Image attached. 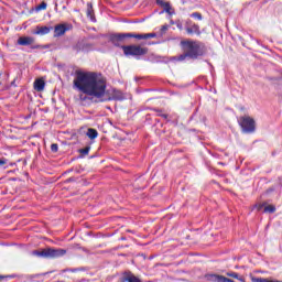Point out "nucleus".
I'll return each mask as SVG.
<instances>
[{"mask_svg":"<svg viewBox=\"0 0 282 282\" xmlns=\"http://www.w3.org/2000/svg\"><path fill=\"white\" fill-rule=\"evenodd\" d=\"M89 151H91V148H90V147H86V148H84V149H80V150H79V153H80L82 155H89Z\"/></svg>","mask_w":282,"mask_h":282,"instance_id":"20","label":"nucleus"},{"mask_svg":"<svg viewBox=\"0 0 282 282\" xmlns=\"http://www.w3.org/2000/svg\"><path fill=\"white\" fill-rule=\"evenodd\" d=\"M121 48L126 56H144V54L149 52L148 47H142L140 45L121 46Z\"/></svg>","mask_w":282,"mask_h":282,"instance_id":"5","label":"nucleus"},{"mask_svg":"<svg viewBox=\"0 0 282 282\" xmlns=\"http://www.w3.org/2000/svg\"><path fill=\"white\" fill-rule=\"evenodd\" d=\"M124 39H138V41H142V40H147V33L144 34L123 33V34H116L111 36L112 43H116V41H124Z\"/></svg>","mask_w":282,"mask_h":282,"instance_id":"6","label":"nucleus"},{"mask_svg":"<svg viewBox=\"0 0 282 282\" xmlns=\"http://www.w3.org/2000/svg\"><path fill=\"white\" fill-rule=\"evenodd\" d=\"M124 281L127 282H141L140 279L132 273H128L124 278Z\"/></svg>","mask_w":282,"mask_h":282,"instance_id":"16","label":"nucleus"},{"mask_svg":"<svg viewBox=\"0 0 282 282\" xmlns=\"http://www.w3.org/2000/svg\"><path fill=\"white\" fill-rule=\"evenodd\" d=\"M86 135L90 139V140H96V138H98V131L94 128H89Z\"/></svg>","mask_w":282,"mask_h":282,"instance_id":"15","label":"nucleus"},{"mask_svg":"<svg viewBox=\"0 0 282 282\" xmlns=\"http://www.w3.org/2000/svg\"><path fill=\"white\" fill-rule=\"evenodd\" d=\"M192 19H197L198 21H202V13L194 12L191 14Z\"/></svg>","mask_w":282,"mask_h":282,"instance_id":"24","label":"nucleus"},{"mask_svg":"<svg viewBox=\"0 0 282 282\" xmlns=\"http://www.w3.org/2000/svg\"><path fill=\"white\" fill-rule=\"evenodd\" d=\"M227 276H231V279H239V273L236 272H228Z\"/></svg>","mask_w":282,"mask_h":282,"instance_id":"25","label":"nucleus"},{"mask_svg":"<svg viewBox=\"0 0 282 282\" xmlns=\"http://www.w3.org/2000/svg\"><path fill=\"white\" fill-rule=\"evenodd\" d=\"M34 89L35 91H43V89H45V80L36 79L34 82Z\"/></svg>","mask_w":282,"mask_h":282,"instance_id":"14","label":"nucleus"},{"mask_svg":"<svg viewBox=\"0 0 282 282\" xmlns=\"http://www.w3.org/2000/svg\"><path fill=\"white\" fill-rule=\"evenodd\" d=\"M263 204H261V203H258V204H256L254 206H253V208H256L257 210H262L263 209Z\"/></svg>","mask_w":282,"mask_h":282,"instance_id":"28","label":"nucleus"},{"mask_svg":"<svg viewBox=\"0 0 282 282\" xmlns=\"http://www.w3.org/2000/svg\"><path fill=\"white\" fill-rule=\"evenodd\" d=\"M187 34H200L199 32V25L192 24L191 26L185 28Z\"/></svg>","mask_w":282,"mask_h":282,"instance_id":"13","label":"nucleus"},{"mask_svg":"<svg viewBox=\"0 0 282 282\" xmlns=\"http://www.w3.org/2000/svg\"><path fill=\"white\" fill-rule=\"evenodd\" d=\"M178 30H182V24H177Z\"/></svg>","mask_w":282,"mask_h":282,"instance_id":"31","label":"nucleus"},{"mask_svg":"<svg viewBox=\"0 0 282 282\" xmlns=\"http://www.w3.org/2000/svg\"><path fill=\"white\" fill-rule=\"evenodd\" d=\"M156 4L163 8L160 14H164V12H166V14H170V17H173V14H175V10H173V7H171L170 2H166L164 0H156Z\"/></svg>","mask_w":282,"mask_h":282,"instance_id":"7","label":"nucleus"},{"mask_svg":"<svg viewBox=\"0 0 282 282\" xmlns=\"http://www.w3.org/2000/svg\"><path fill=\"white\" fill-rule=\"evenodd\" d=\"M87 7V17H89L91 21H96V19L94 18V7L91 6V3H88Z\"/></svg>","mask_w":282,"mask_h":282,"instance_id":"18","label":"nucleus"},{"mask_svg":"<svg viewBox=\"0 0 282 282\" xmlns=\"http://www.w3.org/2000/svg\"><path fill=\"white\" fill-rule=\"evenodd\" d=\"M75 50H77V52H78V48L75 47Z\"/></svg>","mask_w":282,"mask_h":282,"instance_id":"33","label":"nucleus"},{"mask_svg":"<svg viewBox=\"0 0 282 282\" xmlns=\"http://www.w3.org/2000/svg\"><path fill=\"white\" fill-rule=\"evenodd\" d=\"M169 31V24L162 25L160 30V36H164L166 32Z\"/></svg>","mask_w":282,"mask_h":282,"instance_id":"19","label":"nucleus"},{"mask_svg":"<svg viewBox=\"0 0 282 282\" xmlns=\"http://www.w3.org/2000/svg\"><path fill=\"white\" fill-rule=\"evenodd\" d=\"M238 122L242 129V133H254L257 129V123L254 122V119L249 116H243L239 118Z\"/></svg>","mask_w":282,"mask_h":282,"instance_id":"4","label":"nucleus"},{"mask_svg":"<svg viewBox=\"0 0 282 282\" xmlns=\"http://www.w3.org/2000/svg\"><path fill=\"white\" fill-rule=\"evenodd\" d=\"M237 280L240 281V282H246V279L240 278V276H238Z\"/></svg>","mask_w":282,"mask_h":282,"instance_id":"30","label":"nucleus"},{"mask_svg":"<svg viewBox=\"0 0 282 282\" xmlns=\"http://www.w3.org/2000/svg\"><path fill=\"white\" fill-rule=\"evenodd\" d=\"M41 10H47V3L46 2H42L41 4H39L36 7L37 12H41Z\"/></svg>","mask_w":282,"mask_h":282,"instance_id":"21","label":"nucleus"},{"mask_svg":"<svg viewBox=\"0 0 282 282\" xmlns=\"http://www.w3.org/2000/svg\"><path fill=\"white\" fill-rule=\"evenodd\" d=\"M74 88L82 91L79 95L80 102L87 105L95 99V102H105L107 99V82L94 72L77 73L74 82Z\"/></svg>","mask_w":282,"mask_h":282,"instance_id":"1","label":"nucleus"},{"mask_svg":"<svg viewBox=\"0 0 282 282\" xmlns=\"http://www.w3.org/2000/svg\"><path fill=\"white\" fill-rule=\"evenodd\" d=\"M251 281L252 282H282L279 280H268L265 278H254V276H251Z\"/></svg>","mask_w":282,"mask_h":282,"instance_id":"17","label":"nucleus"},{"mask_svg":"<svg viewBox=\"0 0 282 282\" xmlns=\"http://www.w3.org/2000/svg\"><path fill=\"white\" fill-rule=\"evenodd\" d=\"M55 36H63L67 32V26L65 24H58L54 29Z\"/></svg>","mask_w":282,"mask_h":282,"instance_id":"12","label":"nucleus"},{"mask_svg":"<svg viewBox=\"0 0 282 282\" xmlns=\"http://www.w3.org/2000/svg\"><path fill=\"white\" fill-rule=\"evenodd\" d=\"M35 39L32 36H21L18 39V45H23V46H28V45H33Z\"/></svg>","mask_w":282,"mask_h":282,"instance_id":"9","label":"nucleus"},{"mask_svg":"<svg viewBox=\"0 0 282 282\" xmlns=\"http://www.w3.org/2000/svg\"><path fill=\"white\" fill-rule=\"evenodd\" d=\"M47 47H50V45L37 44L35 46H32V50H47Z\"/></svg>","mask_w":282,"mask_h":282,"instance_id":"23","label":"nucleus"},{"mask_svg":"<svg viewBox=\"0 0 282 282\" xmlns=\"http://www.w3.org/2000/svg\"><path fill=\"white\" fill-rule=\"evenodd\" d=\"M162 117H163V118H165V119H166V118H169V116H167V115H162Z\"/></svg>","mask_w":282,"mask_h":282,"instance_id":"32","label":"nucleus"},{"mask_svg":"<svg viewBox=\"0 0 282 282\" xmlns=\"http://www.w3.org/2000/svg\"><path fill=\"white\" fill-rule=\"evenodd\" d=\"M104 98L106 100H124V95H122V91L113 89L111 97L104 96Z\"/></svg>","mask_w":282,"mask_h":282,"instance_id":"10","label":"nucleus"},{"mask_svg":"<svg viewBox=\"0 0 282 282\" xmlns=\"http://www.w3.org/2000/svg\"><path fill=\"white\" fill-rule=\"evenodd\" d=\"M209 281H215V282H235L234 280H230L226 276L223 275H217V274H210L208 275Z\"/></svg>","mask_w":282,"mask_h":282,"instance_id":"11","label":"nucleus"},{"mask_svg":"<svg viewBox=\"0 0 282 282\" xmlns=\"http://www.w3.org/2000/svg\"><path fill=\"white\" fill-rule=\"evenodd\" d=\"M276 207L269 205L264 207V213H275Z\"/></svg>","mask_w":282,"mask_h":282,"instance_id":"22","label":"nucleus"},{"mask_svg":"<svg viewBox=\"0 0 282 282\" xmlns=\"http://www.w3.org/2000/svg\"><path fill=\"white\" fill-rule=\"evenodd\" d=\"M51 151H53V153H56V151H58V144L53 143V144L51 145Z\"/></svg>","mask_w":282,"mask_h":282,"instance_id":"27","label":"nucleus"},{"mask_svg":"<svg viewBox=\"0 0 282 282\" xmlns=\"http://www.w3.org/2000/svg\"><path fill=\"white\" fill-rule=\"evenodd\" d=\"M181 45L185 52L178 56V61H185L188 58H197L198 56H204V44L197 41H182Z\"/></svg>","mask_w":282,"mask_h":282,"instance_id":"2","label":"nucleus"},{"mask_svg":"<svg viewBox=\"0 0 282 282\" xmlns=\"http://www.w3.org/2000/svg\"><path fill=\"white\" fill-rule=\"evenodd\" d=\"M33 257H40L43 259H56L57 257H64V254H67V250L65 249H44L42 251L34 250L31 252Z\"/></svg>","mask_w":282,"mask_h":282,"instance_id":"3","label":"nucleus"},{"mask_svg":"<svg viewBox=\"0 0 282 282\" xmlns=\"http://www.w3.org/2000/svg\"><path fill=\"white\" fill-rule=\"evenodd\" d=\"M52 28L50 26H36V30L33 31V34L36 36H45V34H50Z\"/></svg>","mask_w":282,"mask_h":282,"instance_id":"8","label":"nucleus"},{"mask_svg":"<svg viewBox=\"0 0 282 282\" xmlns=\"http://www.w3.org/2000/svg\"><path fill=\"white\" fill-rule=\"evenodd\" d=\"M155 36H158L156 33H145V40L147 39H155Z\"/></svg>","mask_w":282,"mask_h":282,"instance_id":"26","label":"nucleus"},{"mask_svg":"<svg viewBox=\"0 0 282 282\" xmlns=\"http://www.w3.org/2000/svg\"><path fill=\"white\" fill-rule=\"evenodd\" d=\"M4 164H8V160L0 159V166H3Z\"/></svg>","mask_w":282,"mask_h":282,"instance_id":"29","label":"nucleus"}]
</instances>
